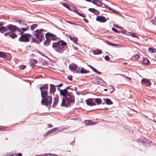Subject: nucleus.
Here are the masks:
<instances>
[{
    "instance_id": "obj_35",
    "label": "nucleus",
    "mask_w": 156,
    "mask_h": 156,
    "mask_svg": "<svg viewBox=\"0 0 156 156\" xmlns=\"http://www.w3.org/2000/svg\"><path fill=\"white\" fill-rule=\"evenodd\" d=\"M9 36L11 37L12 38H13L16 37L17 36V35L15 34L14 33H9Z\"/></svg>"
},
{
    "instance_id": "obj_42",
    "label": "nucleus",
    "mask_w": 156,
    "mask_h": 156,
    "mask_svg": "<svg viewBox=\"0 0 156 156\" xmlns=\"http://www.w3.org/2000/svg\"><path fill=\"white\" fill-rule=\"evenodd\" d=\"M104 5H105V8H106V9H107V8H108V9L110 10H111L112 11H114V12H115V11L114 10H113L112 9H111L109 7H108V6L107 5H105V4H104Z\"/></svg>"
},
{
    "instance_id": "obj_52",
    "label": "nucleus",
    "mask_w": 156,
    "mask_h": 156,
    "mask_svg": "<svg viewBox=\"0 0 156 156\" xmlns=\"http://www.w3.org/2000/svg\"><path fill=\"white\" fill-rule=\"evenodd\" d=\"M115 26L117 28H119V29H120L121 28V27L117 25H115Z\"/></svg>"
},
{
    "instance_id": "obj_28",
    "label": "nucleus",
    "mask_w": 156,
    "mask_h": 156,
    "mask_svg": "<svg viewBox=\"0 0 156 156\" xmlns=\"http://www.w3.org/2000/svg\"><path fill=\"white\" fill-rule=\"evenodd\" d=\"M28 27H27L26 28H22L21 29L19 28L20 30H17V31L19 32V34H22L24 31H26Z\"/></svg>"
},
{
    "instance_id": "obj_59",
    "label": "nucleus",
    "mask_w": 156,
    "mask_h": 156,
    "mask_svg": "<svg viewBox=\"0 0 156 156\" xmlns=\"http://www.w3.org/2000/svg\"><path fill=\"white\" fill-rule=\"evenodd\" d=\"M120 75L122 77H124L125 78H126V76L123 74H120Z\"/></svg>"
},
{
    "instance_id": "obj_61",
    "label": "nucleus",
    "mask_w": 156,
    "mask_h": 156,
    "mask_svg": "<svg viewBox=\"0 0 156 156\" xmlns=\"http://www.w3.org/2000/svg\"><path fill=\"white\" fill-rule=\"evenodd\" d=\"M68 22V23H69L71 24H75V23H72V22H68H68Z\"/></svg>"
},
{
    "instance_id": "obj_2",
    "label": "nucleus",
    "mask_w": 156,
    "mask_h": 156,
    "mask_svg": "<svg viewBox=\"0 0 156 156\" xmlns=\"http://www.w3.org/2000/svg\"><path fill=\"white\" fill-rule=\"evenodd\" d=\"M46 40L44 42V45H47L49 44V43L51 42V40L52 41H58V39L56 36L51 33L48 32L45 34Z\"/></svg>"
},
{
    "instance_id": "obj_48",
    "label": "nucleus",
    "mask_w": 156,
    "mask_h": 156,
    "mask_svg": "<svg viewBox=\"0 0 156 156\" xmlns=\"http://www.w3.org/2000/svg\"><path fill=\"white\" fill-rule=\"evenodd\" d=\"M115 90V88L114 87H112V90L111 91H110V93L112 94V93H113L114 92Z\"/></svg>"
},
{
    "instance_id": "obj_64",
    "label": "nucleus",
    "mask_w": 156,
    "mask_h": 156,
    "mask_svg": "<svg viewBox=\"0 0 156 156\" xmlns=\"http://www.w3.org/2000/svg\"><path fill=\"white\" fill-rule=\"evenodd\" d=\"M107 90H108V89H104V90L105 91H107Z\"/></svg>"
},
{
    "instance_id": "obj_15",
    "label": "nucleus",
    "mask_w": 156,
    "mask_h": 156,
    "mask_svg": "<svg viewBox=\"0 0 156 156\" xmlns=\"http://www.w3.org/2000/svg\"><path fill=\"white\" fill-rule=\"evenodd\" d=\"M70 93H69L67 89H65L63 90H60V94L61 95L65 97L67 96L68 94H70Z\"/></svg>"
},
{
    "instance_id": "obj_32",
    "label": "nucleus",
    "mask_w": 156,
    "mask_h": 156,
    "mask_svg": "<svg viewBox=\"0 0 156 156\" xmlns=\"http://www.w3.org/2000/svg\"><path fill=\"white\" fill-rule=\"evenodd\" d=\"M95 102L98 105H100L101 104V100L100 98H96L95 99Z\"/></svg>"
},
{
    "instance_id": "obj_16",
    "label": "nucleus",
    "mask_w": 156,
    "mask_h": 156,
    "mask_svg": "<svg viewBox=\"0 0 156 156\" xmlns=\"http://www.w3.org/2000/svg\"><path fill=\"white\" fill-rule=\"evenodd\" d=\"M88 72V71L84 69V68L82 67L80 71V68L76 72V73H80L82 74H86Z\"/></svg>"
},
{
    "instance_id": "obj_22",
    "label": "nucleus",
    "mask_w": 156,
    "mask_h": 156,
    "mask_svg": "<svg viewBox=\"0 0 156 156\" xmlns=\"http://www.w3.org/2000/svg\"><path fill=\"white\" fill-rule=\"evenodd\" d=\"M103 99L105 101L106 104L107 105H111L113 104V102L109 99L104 98Z\"/></svg>"
},
{
    "instance_id": "obj_8",
    "label": "nucleus",
    "mask_w": 156,
    "mask_h": 156,
    "mask_svg": "<svg viewBox=\"0 0 156 156\" xmlns=\"http://www.w3.org/2000/svg\"><path fill=\"white\" fill-rule=\"evenodd\" d=\"M139 142L144 145L148 146L151 142L147 140V138L142 137L139 139Z\"/></svg>"
},
{
    "instance_id": "obj_14",
    "label": "nucleus",
    "mask_w": 156,
    "mask_h": 156,
    "mask_svg": "<svg viewBox=\"0 0 156 156\" xmlns=\"http://www.w3.org/2000/svg\"><path fill=\"white\" fill-rule=\"evenodd\" d=\"M141 81L142 84L143 85L149 86L151 84V82L147 79H143Z\"/></svg>"
},
{
    "instance_id": "obj_50",
    "label": "nucleus",
    "mask_w": 156,
    "mask_h": 156,
    "mask_svg": "<svg viewBox=\"0 0 156 156\" xmlns=\"http://www.w3.org/2000/svg\"><path fill=\"white\" fill-rule=\"evenodd\" d=\"M33 63L34 64H36L37 62V61L36 60V59H33Z\"/></svg>"
},
{
    "instance_id": "obj_60",
    "label": "nucleus",
    "mask_w": 156,
    "mask_h": 156,
    "mask_svg": "<svg viewBox=\"0 0 156 156\" xmlns=\"http://www.w3.org/2000/svg\"><path fill=\"white\" fill-rule=\"evenodd\" d=\"M82 16V17H85V15L84 14H82V16Z\"/></svg>"
},
{
    "instance_id": "obj_3",
    "label": "nucleus",
    "mask_w": 156,
    "mask_h": 156,
    "mask_svg": "<svg viewBox=\"0 0 156 156\" xmlns=\"http://www.w3.org/2000/svg\"><path fill=\"white\" fill-rule=\"evenodd\" d=\"M43 31H45V30L43 29L38 30L34 31L33 33V35L39 40L40 41H42L44 40V37L42 33Z\"/></svg>"
},
{
    "instance_id": "obj_20",
    "label": "nucleus",
    "mask_w": 156,
    "mask_h": 156,
    "mask_svg": "<svg viewBox=\"0 0 156 156\" xmlns=\"http://www.w3.org/2000/svg\"><path fill=\"white\" fill-rule=\"evenodd\" d=\"M91 2L98 6H101L102 5V3L99 0H93Z\"/></svg>"
},
{
    "instance_id": "obj_17",
    "label": "nucleus",
    "mask_w": 156,
    "mask_h": 156,
    "mask_svg": "<svg viewBox=\"0 0 156 156\" xmlns=\"http://www.w3.org/2000/svg\"><path fill=\"white\" fill-rule=\"evenodd\" d=\"M41 97L43 99L46 98L48 95V92L45 90H41Z\"/></svg>"
},
{
    "instance_id": "obj_26",
    "label": "nucleus",
    "mask_w": 156,
    "mask_h": 156,
    "mask_svg": "<svg viewBox=\"0 0 156 156\" xmlns=\"http://www.w3.org/2000/svg\"><path fill=\"white\" fill-rule=\"evenodd\" d=\"M2 30H4L5 31H8V28L7 25L6 27L4 26L0 27V32H2Z\"/></svg>"
},
{
    "instance_id": "obj_25",
    "label": "nucleus",
    "mask_w": 156,
    "mask_h": 156,
    "mask_svg": "<svg viewBox=\"0 0 156 156\" xmlns=\"http://www.w3.org/2000/svg\"><path fill=\"white\" fill-rule=\"evenodd\" d=\"M88 66L94 72L97 73L98 74H101V72L98 71L96 69L93 67L91 66L88 65Z\"/></svg>"
},
{
    "instance_id": "obj_49",
    "label": "nucleus",
    "mask_w": 156,
    "mask_h": 156,
    "mask_svg": "<svg viewBox=\"0 0 156 156\" xmlns=\"http://www.w3.org/2000/svg\"><path fill=\"white\" fill-rule=\"evenodd\" d=\"M75 11H76V12H77V13L79 15L81 16L82 14V13H79L78 11L77 10V9H75Z\"/></svg>"
},
{
    "instance_id": "obj_23",
    "label": "nucleus",
    "mask_w": 156,
    "mask_h": 156,
    "mask_svg": "<svg viewBox=\"0 0 156 156\" xmlns=\"http://www.w3.org/2000/svg\"><path fill=\"white\" fill-rule=\"evenodd\" d=\"M69 39L73 41L74 43L76 44L77 42V38L76 37H73L70 35H69Z\"/></svg>"
},
{
    "instance_id": "obj_24",
    "label": "nucleus",
    "mask_w": 156,
    "mask_h": 156,
    "mask_svg": "<svg viewBox=\"0 0 156 156\" xmlns=\"http://www.w3.org/2000/svg\"><path fill=\"white\" fill-rule=\"evenodd\" d=\"M88 10L95 14H97L99 13V11L94 9L89 8Z\"/></svg>"
},
{
    "instance_id": "obj_36",
    "label": "nucleus",
    "mask_w": 156,
    "mask_h": 156,
    "mask_svg": "<svg viewBox=\"0 0 156 156\" xmlns=\"http://www.w3.org/2000/svg\"><path fill=\"white\" fill-rule=\"evenodd\" d=\"M37 26V25L36 24H34L30 26L31 29L32 30H34Z\"/></svg>"
},
{
    "instance_id": "obj_6",
    "label": "nucleus",
    "mask_w": 156,
    "mask_h": 156,
    "mask_svg": "<svg viewBox=\"0 0 156 156\" xmlns=\"http://www.w3.org/2000/svg\"><path fill=\"white\" fill-rule=\"evenodd\" d=\"M30 37V34H25L21 35L19 38V40L20 41L27 42L29 41V38Z\"/></svg>"
},
{
    "instance_id": "obj_12",
    "label": "nucleus",
    "mask_w": 156,
    "mask_h": 156,
    "mask_svg": "<svg viewBox=\"0 0 156 156\" xmlns=\"http://www.w3.org/2000/svg\"><path fill=\"white\" fill-rule=\"evenodd\" d=\"M69 69L72 72L75 71L76 72L77 70V66L76 64L74 63H72L69 65Z\"/></svg>"
},
{
    "instance_id": "obj_34",
    "label": "nucleus",
    "mask_w": 156,
    "mask_h": 156,
    "mask_svg": "<svg viewBox=\"0 0 156 156\" xmlns=\"http://www.w3.org/2000/svg\"><path fill=\"white\" fill-rule=\"evenodd\" d=\"M128 35L131 36L133 37H135L137 38H138V36H137L135 34L132 33L130 32H128Z\"/></svg>"
},
{
    "instance_id": "obj_44",
    "label": "nucleus",
    "mask_w": 156,
    "mask_h": 156,
    "mask_svg": "<svg viewBox=\"0 0 156 156\" xmlns=\"http://www.w3.org/2000/svg\"><path fill=\"white\" fill-rule=\"evenodd\" d=\"M67 78L70 81H71L72 80V76L71 75H70L69 76H67Z\"/></svg>"
},
{
    "instance_id": "obj_27",
    "label": "nucleus",
    "mask_w": 156,
    "mask_h": 156,
    "mask_svg": "<svg viewBox=\"0 0 156 156\" xmlns=\"http://www.w3.org/2000/svg\"><path fill=\"white\" fill-rule=\"evenodd\" d=\"M142 62L145 65H148L150 63L149 60L146 58H143Z\"/></svg>"
},
{
    "instance_id": "obj_29",
    "label": "nucleus",
    "mask_w": 156,
    "mask_h": 156,
    "mask_svg": "<svg viewBox=\"0 0 156 156\" xmlns=\"http://www.w3.org/2000/svg\"><path fill=\"white\" fill-rule=\"evenodd\" d=\"M148 50L150 53L156 52V49L153 48H148Z\"/></svg>"
},
{
    "instance_id": "obj_7",
    "label": "nucleus",
    "mask_w": 156,
    "mask_h": 156,
    "mask_svg": "<svg viewBox=\"0 0 156 156\" xmlns=\"http://www.w3.org/2000/svg\"><path fill=\"white\" fill-rule=\"evenodd\" d=\"M92 81L94 83L101 85L103 84V81L102 79L98 76H95L93 78L91 79Z\"/></svg>"
},
{
    "instance_id": "obj_54",
    "label": "nucleus",
    "mask_w": 156,
    "mask_h": 156,
    "mask_svg": "<svg viewBox=\"0 0 156 156\" xmlns=\"http://www.w3.org/2000/svg\"><path fill=\"white\" fill-rule=\"evenodd\" d=\"M9 33H10V32H9V33H5V36H8V35H9Z\"/></svg>"
},
{
    "instance_id": "obj_56",
    "label": "nucleus",
    "mask_w": 156,
    "mask_h": 156,
    "mask_svg": "<svg viewBox=\"0 0 156 156\" xmlns=\"http://www.w3.org/2000/svg\"><path fill=\"white\" fill-rule=\"evenodd\" d=\"M50 156H57V155L55 154H50Z\"/></svg>"
},
{
    "instance_id": "obj_53",
    "label": "nucleus",
    "mask_w": 156,
    "mask_h": 156,
    "mask_svg": "<svg viewBox=\"0 0 156 156\" xmlns=\"http://www.w3.org/2000/svg\"><path fill=\"white\" fill-rule=\"evenodd\" d=\"M83 20L86 23H88V21L87 19H83Z\"/></svg>"
},
{
    "instance_id": "obj_30",
    "label": "nucleus",
    "mask_w": 156,
    "mask_h": 156,
    "mask_svg": "<svg viewBox=\"0 0 156 156\" xmlns=\"http://www.w3.org/2000/svg\"><path fill=\"white\" fill-rule=\"evenodd\" d=\"M93 52L94 55H98L102 53L101 51L99 49L93 51Z\"/></svg>"
},
{
    "instance_id": "obj_5",
    "label": "nucleus",
    "mask_w": 156,
    "mask_h": 156,
    "mask_svg": "<svg viewBox=\"0 0 156 156\" xmlns=\"http://www.w3.org/2000/svg\"><path fill=\"white\" fill-rule=\"evenodd\" d=\"M71 93H70V94H67V96L65 97V98H63L61 104V106H66V104L65 102V100L67 101L69 104H70L72 102V99L71 98Z\"/></svg>"
},
{
    "instance_id": "obj_40",
    "label": "nucleus",
    "mask_w": 156,
    "mask_h": 156,
    "mask_svg": "<svg viewBox=\"0 0 156 156\" xmlns=\"http://www.w3.org/2000/svg\"><path fill=\"white\" fill-rule=\"evenodd\" d=\"M106 42L107 43V44L109 45H111L112 46H116V45L115 44H113V43H110L107 41H106Z\"/></svg>"
},
{
    "instance_id": "obj_10",
    "label": "nucleus",
    "mask_w": 156,
    "mask_h": 156,
    "mask_svg": "<svg viewBox=\"0 0 156 156\" xmlns=\"http://www.w3.org/2000/svg\"><path fill=\"white\" fill-rule=\"evenodd\" d=\"M8 30H9L12 32H14L16 30H20L19 28L16 26L12 25L9 24L7 25Z\"/></svg>"
},
{
    "instance_id": "obj_37",
    "label": "nucleus",
    "mask_w": 156,
    "mask_h": 156,
    "mask_svg": "<svg viewBox=\"0 0 156 156\" xmlns=\"http://www.w3.org/2000/svg\"><path fill=\"white\" fill-rule=\"evenodd\" d=\"M6 56V55L2 52H0V57L2 58H4Z\"/></svg>"
},
{
    "instance_id": "obj_33",
    "label": "nucleus",
    "mask_w": 156,
    "mask_h": 156,
    "mask_svg": "<svg viewBox=\"0 0 156 156\" xmlns=\"http://www.w3.org/2000/svg\"><path fill=\"white\" fill-rule=\"evenodd\" d=\"M48 84H46L40 87V89L41 90H42L43 89H48Z\"/></svg>"
},
{
    "instance_id": "obj_47",
    "label": "nucleus",
    "mask_w": 156,
    "mask_h": 156,
    "mask_svg": "<svg viewBox=\"0 0 156 156\" xmlns=\"http://www.w3.org/2000/svg\"><path fill=\"white\" fill-rule=\"evenodd\" d=\"M13 154H11L10 153H9L7 154H5L4 155V156H13Z\"/></svg>"
},
{
    "instance_id": "obj_63",
    "label": "nucleus",
    "mask_w": 156,
    "mask_h": 156,
    "mask_svg": "<svg viewBox=\"0 0 156 156\" xmlns=\"http://www.w3.org/2000/svg\"><path fill=\"white\" fill-rule=\"evenodd\" d=\"M126 78L128 79L129 80H131V78H130L129 77H128L127 76H126Z\"/></svg>"
},
{
    "instance_id": "obj_18",
    "label": "nucleus",
    "mask_w": 156,
    "mask_h": 156,
    "mask_svg": "<svg viewBox=\"0 0 156 156\" xmlns=\"http://www.w3.org/2000/svg\"><path fill=\"white\" fill-rule=\"evenodd\" d=\"M59 100V97L58 96H55L54 99L53 104V107L57 105L58 103Z\"/></svg>"
},
{
    "instance_id": "obj_21",
    "label": "nucleus",
    "mask_w": 156,
    "mask_h": 156,
    "mask_svg": "<svg viewBox=\"0 0 156 156\" xmlns=\"http://www.w3.org/2000/svg\"><path fill=\"white\" fill-rule=\"evenodd\" d=\"M50 91L51 92H54L56 91V88L55 86L52 84H51L50 86Z\"/></svg>"
},
{
    "instance_id": "obj_62",
    "label": "nucleus",
    "mask_w": 156,
    "mask_h": 156,
    "mask_svg": "<svg viewBox=\"0 0 156 156\" xmlns=\"http://www.w3.org/2000/svg\"><path fill=\"white\" fill-rule=\"evenodd\" d=\"M3 25V23L1 22H0V26H2V25Z\"/></svg>"
},
{
    "instance_id": "obj_11",
    "label": "nucleus",
    "mask_w": 156,
    "mask_h": 156,
    "mask_svg": "<svg viewBox=\"0 0 156 156\" xmlns=\"http://www.w3.org/2000/svg\"><path fill=\"white\" fill-rule=\"evenodd\" d=\"M55 130H56L55 132L56 133H58L60 132L61 131V129H58L57 128H54L53 129H52L51 130H50L49 131H48L47 132L44 133V136H47L49 133L51 132H54Z\"/></svg>"
},
{
    "instance_id": "obj_13",
    "label": "nucleus",
    "mask_w": 156,
    "mask_h": 156,
    "mask_svg": "<svg viewBox=\"0 0 156 156\" xmlns=\"http://www.w3.org/2000/svg\"><path fill=\"white\" fill-rule=\"evenodd\" d=\"M85 102L87 104L90 106H92L96 105V103L93 101V99L91 98L87 99L85 101Z\"/></svg>"
},
{
    "instance_id": "obj_9",
    "label": "nucleus",
    "mask_w": 156,
    "mask_h": 156,
    "mask_svg": "<svg viewBox=\"0 0 156 156\" xmlns=\"http://www.w3.org/2000/svg\"><path fill=\"white\" fill-rule=\"evenodd\" d=\"M108 19V18H106L104 16H100L97 17L96 20L97 21L102 23L106 22Z\"/></svg>"
},
{
    "instance_id": "obj_46",
    "label": "nucleus",
    "mask_w": 156,
    "mask_h": 156,
    "mask_svg": "<svg viewBox=\"0 0 156 156\" xmlns=\"http://www.w3.org/2000/svg\"><path fill=\"white\" fill-rule=\"evenodd\" d=\"M133 56L136 59L139 58V56L137 54L134 55Z\"/></svg>"
},
{
    "instance_id": "obj_38",
    "label": "nucleus",
    "mask_w": 156,
    "mask_h": 156,
    "mask_svg": "<svg viewBox=\"0 0 156 156\" xmlns=\"http://www.w3.org/2000/svg\"><path fill=\"white\" fill-rule=\"evenodd\" d=\"M62 4L65 7H66V8H67V9H70V7L66 3H63Z\"/></svg>"
},
{
    "instance_id": "obj_31",
    "label": "nucleus",
    "mask_w": 156,
    "mask_h": 156,
    "mask_svg": "<svg viewBox=\"0 0 156 156\" xmlns=\"http://www.w3.org/2000/svg\"><path fill=\"white\" fill-rule=\"evenodd\" d=\"M16 22H17L23 25L25 27L27 26V23H25V22L23 20H17L16 21Z\"/></svg>"
},
{
    "instance_id": "obj_41",
    "label": "nucleus",
    "mask_w": 156,
    "mask_h": 156,
    "mask_svg": "<svg viewBox=\"0 0 156 156\" xmlns=\"http://www.w3.org/2000/svg\"><path fill=\"white\" fill-rule=\"evenodd\" d=\"M26 67V65H21L19 66V68L21 69H25Z\"/></svg>"
},
{
    "instance_id": "obj_55",
    "label": "nucleus",
    "mask_w": 156,
    "mask_h": 156,
    "mask_svg": "<svg viewBox=\"0 0 156 156\" xmlns=\"http://www.w3.org/2000/svg\"><path fill=\"white\" fill-rule=\"evenodd\" d=\"M44 156H50V154H44Z\"/></svg>"
},
{
    "instance_id": "obj_19",
    "label": "nucleus",
    "mask_w": 156,
    "mask_h": 156,
    "mask_svg": "<svg viewBox=\"0 0 156 156\" xmlns=\"http://www.w3.org/2000/svg\"><path fill=\"white\" fill-rule=\"evenodd\" d=\"M96 124V122H93L91 120H87L85 122V124L87 126H91L95 125Z\"/></svg>"
},
{
    "instance_id": "obj_4",
    "label": "nucleus",
    "mask_w": 156,
    "mask_h": 156,
    "mask_svg": "<svg viewBox=\"0 0 156 156\" xmlns=\"http://www.w3.org/2000/svg\"><path fill=\"white\" fill-rule=\"evenodd\" d=\"M52 98L51 96H49L47 98L43 99L41 102V104L42 105H45L46 106H50L52 103Z\"/></svg>"
},
{
    "instance_id": "obj_43",
    "label": "nucleus",
    "mask_w": 156,
    "mask_h": 156,
    "mask_svg": "<svg viewBox=\"0 0 156 156\" xmlns=\"http://www.w3.org/2000/svg\"><path fill=\"white\" fill-rule=\"evenodd\" d=\"M112 30L115 33H118V31L115 28L113 27L112 28Z\"/></svg>"
},
{
    "instance_id": "obj_39",
    "label": "nucleus",
    "mask_w": 156,
    "mask_h": 156,
    "mask_svg": "<svg viewBox=\"0 0 156 156\" xmlns=\"http://www.w3.org/2000/svg\"><path fill=\"white\" fill-rule=\"evenodd\" d=\"M41 41H40L39 40L38 41L36 40V39L35 38H32V41L33 42H35L37 43H39Z\"/></svg>"
},
{
    "instance_id": "obj_51",
    "label": "nucleus",
    "mask_w": 156,
    "mask_h": 156,
    "mask_svg": "<svg viewBox=\"0 0 156 156\" xmlns=\"http://www.w3.org/2000/svg\"><path fill=\"white\" fill-rule=\"evenodd\" d=\"M15 156H22V154L20 153H18Z\"/></svg>"
},
{
    "instance_id": "obj_1",
    "label": "nucleus",
    "mask_w": 156,
    "mask_h": 156,
    "mask_svg": "<svg viewBox=\"0 0 156 156\" xmlns=\"http://www.w3.org/2000/svg\"><path fill=\"white\" fill-rule=\"evenodd\" d=\"M66 45V43L64 41H60L57 42L53 43L52 47L56 51L62 53L65 50V47Z\"/></svg>"
},
{
    "instance_id": "obj_57",
    "label": "nucleus",
    "mask_w": 156,
    "mask_h": 156,
    "mask_svg": "<svg viewBox=\"0 0 156 156\" xmlns=\"http://www.w3.org/2000/svg\"><path fill=\"white\" fill-rule=\"evenodd\" d=\"M48 128L52 127L51 124H48Z\"/></svg>"
},
{
    "instance_id": "obj_45",
    "label": "nucleus",
    "mask_w": 156,
    "mask_h": 156,
    "mask_svg": "<svg viewBox=\"0 0 156 156\" xmlns=\"http://www.w3.org/2000/svg\"><path fill=\"white\" fill-rule=\"evenodd\" d=\"M105 59L108 61L110 59V58L108 55H106L105 57Z\"/></svg>"
},
{
    "instance_id": "obj_58",
    "label": "nucleus",
    "mask_w": 156,
    "mask_h": 156,
    "mask_svg": "<svg viewBox=\"0 0 156 156\" xmlns=\"http://www.w3.org/2000/svg\"><path fill=\"white\" fill-rule=\"evenodd\" d=\"M62 85H63V84L62 83H60L59 85H57V86L59 87H61Z\"/></svg>"
}]
</instances>
